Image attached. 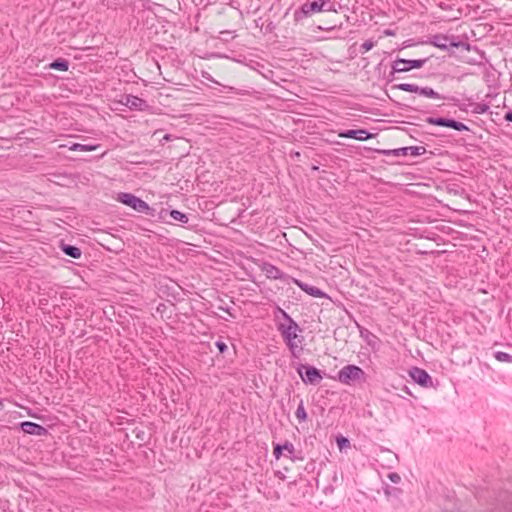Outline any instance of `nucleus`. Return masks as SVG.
<instances>
[{
	"instance_id": "obj_1",
	"label": "nucleus",
	"mask_w": 512,
	"mask_h": 512,
	"mask_svg": "<svg viewBox=\"0 0 512 512\" xmlns=\"http://www.w3.org/2000/svg\"><path fill=\"white\" fill-rule=\"evenodd\" d=\"M392 89H397V90L410 92V93H416V94H419L421 96L431 98V99L447 100V101L452 102L453 105L457 106L460 111H462V112L468 111V105L465 103H461L457 97L441 95L438 92H436L433 88L428 87V86L420 87L416 84L400 83V84L393 85Z\"/></svg>"
},
{
	"instance_id": "obj_2",
	"label": "nucleus",
	"mask_w": 512,
	"mask_h": 512,
	"mask_svg": "<svg viewBox=\"0 0 512 512\" xmlns=\"http://www.w3.org/2000/svg\"><path fill=\"white\" fill-rule=\"evenodd\" d=\"M277 330L289 349L292 357L299 358L303 352V347L299 344H302L304 337L298 335V332L301 333L302 328L300 326L294 327L292 324L286 326L277 325Z\"/></svg>"
},
{
	"instance_id": "obj_3",
	"label": "nucleus",
	"mask_w": 512,
	"mask_h": 512,
	"mask_svg": "<svg viewBox=\"0 0 512 512\" xmlns=\"http://www.w3.org/2000/svg\"><path fill=\"white\" fill-rule=\"evenodd\" d=\"M322 11L336 12L335 4L331 0H315L304 3L294 12V20L299 22L310 15Z\"/></svg>"
},
{
	"instance_id": "obj_4",
	"label": "nucleus",
	"mask_w": 512,
	"mask_h": 512,
	"mask_svg": "<svg viewBox=\"0 0 512 512\" xmlns=\"http://www.w3.org/2000/svg\"><path fill=\"white\" fill-rule=\"evenodd\" d=\"M337 380L345 385H352L356 382H365L366 373L361 367L354 364H348L338 371Z\"/></svg>"
},
{
	"instance_id": "obj_5",
	"label": "nucleus",
	"mask_w": 512,
	"mask_h": 512,
	"mask_svg": "<svg viewBox=\"0 0 512 512\" xmlns=\"http://www.w3.org/2000/svg\"><path fill=\"white\" fill-rule=\"evenodd\" d=\"M296 370L301 380L305 384L317 385L323 379L321 370L314 366L308 364H299Z\"/></svg>"
},
{
	"instance_id": "obj_6",
	"label": "nucleus",
	"mask_w": 512,
	"mask_h": 512,
	"mask_svg": "<svg viewBox=\"0 0 512 512\" xmlns=\"http://www.w3.org/2000/svg\"><path fill=\"white\" fill-rule=\"evenodd\" d=\"M428 124L440 127H446L450 129H454L459 132L470 131V128L464 123L457 121L453 118L446 117H427L425 120Z\"/></svg>"
},
{
	"instance_id": "obj_7",
	"label": "nucleus",
	"mask_w": 512,
	"mask_h": 512,
	"mask_svg": "<svg viewBox=\"0 0 512 512\" xmlns=\"http://www.w3.org/2000/svg\"><path fill=\"white\" fill-rule=\"evenodd\" d=\"M377 153L385 155V156H406L408 154L412 156H420L425 154L426 148L423 146H410V147H401L397 149H376Z\"/></svg>"
},
{
	"instance_id": "obj_8",
	"label": "nucleus",
	"mask_w": 512,
	"mask_h": 512,
	"mask_svg": "<svg viewBox=\"0 0 512 512\" xmlns=\"http://www.w3.org/2000/svg\"><path fill=\"white\" fill-rule=\"evenodd\" d=\"M119 103L128 107L132 111H147L150 106L143 98L132 94H123L120 96Z\"/></svg>"
},
{
	"instance_id": "obj_9",
	"label": "nucleus",
	"mask_w": 512,
	"mask_h": 512,
	"mask_svg": "<svg viewBox=\"0 0 512 512\" xmlns=\"http://www.w3.org/2000/svg\"><path fill=\"white\" fill-rule=\"evenodd\" d=\"M428 58L424 59H403L397 58L394 60V71L395 72H408L412 69H420L427 62Z\"/></svg>"
},
{
	"instance_id": "obj_10",
	"label": "nucleus",
	"mask_w": 512,
	"mask_h": 512,
	"mask_svg": "<svg viewBox=\"0 0 512 512\" xmlns=\"http://www.w3.org/2000/svg\"><path fill=\"white\" fill-rule=\"evenodd\" d=\"M117 200L139 213L142 212L143 209H147V203L132 193H119Z\"/></svg>"
},
{
	"instance_id": "obj_11",
	"label": "nucleus",
	"mask_w": 512,
	"mask_h": 512,
	"mask_svg": "<svg viewBox=\"0 0 512 512\" xmlns=\"http://www.w3.org/2000/svg\"><path fill=\"white\" fill-rule=\"evenodd\" d=\"M409 376L416 384L420 385L421 387H433L432 377L425 369L419 367H412L409 370Z\"/></svg>"
},
{
	"instance_id": "obj_12",
	"label": "nucleus",
	"mask_w": 512,
	"mask_h": 512,
	"mask_svg": "<svg viewBox=\"0 0 512 512\" xmlns=\"http://www.w3.org/2000/svg\"><path fill=\"white\" fill-rule=\"evenodd\" d=\"M260 269L263 273H265L268 279L272 280H282L284 282H288L291 280V276L281 271L278 267L269 262H262L260 265Z\"/></svg>"
},
{
	"instance_id": "obj_13",
	"label": "nucleus",
	"mask_w": 512,
	"mask_h": 512,
	"mask_svg": "<svg viewBox=\"0 0 512 512\" xmlns=\"http://www.w3.org/2000/svg\"><path fill=\"white\" fill-rule=\"evenodd\" d=\"M19 428L26 434L35 436L48 435V429L44 426L31 421H23L19 424Z\"/></svg>"
},
{
	"instance_id": "obj_14",
	"label": "nucleus",
	"mask_w": 512,
	"mask_h": 512,
	"mask_svg": "<svg viewBox=\"0 0 512 512\" xmlns=\"http://www.w3.org/2000/svg\"><path fill=\"white\" fill-rule=\"evenodd\" d=\"M338 135L341 138L356 139L359 141L367 140L374 137V134L370 133L366 129H348L339 132Z\"/></svg>"
},
{
	"instance_id": "obj_15",
	"label": "nucleus",
	"mask_w": 512,
	"mask_h": 512,
	"mask_svg": "<svg viewBox=\"0 0 512 512\" xmlns=\"http://www.w3.org/2000/svg\"><path fill=\"white\" fill-rule=\"evenodd\" d=\"M292 282L295 283L302 291L315 298H329L328 295L316 286L309 285L299 279L291 278Z\"/></svg>"
},
{
	"instance_id": "obj_16",
	"label": "nucleus",
	"mask_w": 512,
	"mask_h": 512,
	"mask_svg": "<svg viewBox=\"0 0 512 512\" xmlns=\"http://www.w3.org/2000/svg\"><path fill=\"white\" fill-rule=\"evenodd\" d=\"M451 35L447 34H435L428 37V39L425 41L426 44L433 45L434 47L442 50V51H448V42L450 40Z\"/></svg>"
},
{
	"instance_id": "obj_17",
	"label": "nucleus",
	"mask_w": 512,
	"mask_h": 512,
	"mask_svg": "<svg viewBox=\"0 0 512 512\" xmlns=\"http://www.w3.org/2000/svg\"><path fill=\"white\" fill-rule=\"evenodd\" d=\"M59 248L68 257L79 259L82 255V251L76 245L65 243L64 240L59 242Z\"/></svg>"
},
{
	"instance_id": "obj_18",
	"label": "nucleus",
	"mask_w": 512,
	"mask_h": 512,
	"mask_svg": "<svg viewBox=\"0 0 512 512\" xmlns=\"http://www.w3.org/2000/svg\"><path fill=\"white\" fill-rule=\"evenodd\" d=\"M453 48H457V49L460 48L465 51H470L471 44L460 40L459 36L451 35L450 40L448 42V51L447 52H451V49H453Z\"/></svg>"
},
{
	"instance_id": "obj_19",
	"label": "nucleus",
	"mask_w": 512,
	"mask_h": 512,
	"mask_svg": "<svg viewBox=\"0 0 512 512\" xmlns=\"http://www.w3.org/2000/svg\"><path fill=\"white\" fill-rule=\"evenodd\" d=\"M278 314L284 320V322H279L277 325L286 326V325L292 324V326H294V327L299 326L298 323L285 310H283L279 306L276 308V313H275L276 317H279Z\"/></svg>"
},
{
	"instance_id": "obj_20",
	"label": "nucleus",
	"mask_w": 512,
	"mask_h": 512,
	"mask_svg": "<svg viewBox=\"0 0 512 512\" xmlns=\"http://www.w3.org/2000/svg\"><path fill=\"white\" fill-rule=\"evenodd\" d=\"M285 451L287 452V457H289L293 462L295 461H302L304 459L301 452L296 453L294 445L286 440L285 441Z\"/></svg>"
},
{
	"instance_id": "obj_21",
	"label": "nucleus",
	"mask_w": 512,
	"mask_h": 512,
	"mask_svg": "<svg viewBox=\"0 0 512 512\" xmlns=\"http://www.w3.org/2000/svg\"><path fill=\"white\" fill-rule=\"evenodd\" d=\"M69 61L65 58H57L49 64V68L58 71H67L69 69Z\"/></svg>"
},
{
	"instance_id": "obj_22",
	"label": "nucleus",
	"mask_w": 512,
	"mask_h": 512,
	"mask_svg": "<svg viewBox=\"0 0 512 512\" xmlns=\"http://www.w3.org/2000/svg\"><path fill=\"white\" fill-rule=\"evenodd\" d=\"M100 147V144H80V143H73L69 149L71 151H83V152H91L95 151Z\"/></svg>"
},
{
	"instance_id": "obj_23",
	"label": "nucleus",
	"mask_w": 512,
	"mask_h": 512,
	"mask_svg": "<svg viewBox=\"0 0 512 512\" xmlns=\"http://www.w3.org/2000/svg\"><path fill=\"white\" fill-rule=\"evenodd\" d=\"M169 216L174 220V221H177V222H180L182 224H187L188 221H189V217H188V214L186 213H183L179 210H176V209H171L169 211Z\"/></svg>"
},
{
	"instance_id": "obj_24",
	"label": "nucleus",
	"mask_w": 512,
	"mask_h": 512,
	"mask_svg": "<svg viewBox=\"0 0 512 512\" xmlns=\"http://www.w3.org/2000/svg\"><path fill=\"white\" fill-rule=\"evenodd\" d=\"M295 415L300 423L307 421L308 416H307L306 410L304 408V403H303L302 399L300 400V403L297 407Z\"/></svg>"
},
{
	"instance_id": "obj_25",
	"label": "nucleus",
	"mask_w": 512,
	"mask_h": 512,
	"mask_svg": "<svg viewBox=\"0 0 512 512\" xmlns=\"http://www.w3.org/2000/svg\"><path fill=\"white\" fill-rule=\"evenodd\" d=\"M489 110V105L486 103H475L473 104L472 113L484 114Z\"/></svg>"
},
{
	"instance_id": "obj_26",
	"label": "nucleus",
	"mask_w": 512,
	"mask_h": 512,
	"mask_svg": "<svg viewBox=\"0 0 512 512\" xmlns=\"http://www.w3.org/2000/svg\"><path fill=\"white\" fill-rule=\"evenodd\" d=\"M283 451H285V442L273 444V455L277 460L283 455Z\"/></svg>"
},
{
	"instance_id": "obj_27",
	"label": "nucleus",
	"mask_w": 512,
	"mask_h": 512,
	"mask_svg": "<svg viewBox=\"0 0 512 512\" xmlns=\"http://www.w3.org/2000/svg\"><path fill=\"white\" fill-rule=\"evenodd\" d=\"M494 357L500 362H512V355L506 352L497 351L495 352Z\"/></svg>"
},
{
	"instance_id": "obj_28",
	"label": "nucleus",
	"mask_w": 512,
	"mask_h": 512,
	"mask_svg": "<svg viewBox=\"0 0 512 512\" xmlns=\"http://www.w3.org/2000/svg\"><path fill=\"white\" fill-rule=\"evenodd\" d=\"M336 444L340 450H343L350 446V441L348 438L340 435L336 438Z\"/></svg>"
},
{
	"instance_id": "obj_29",
	"label": "nucleus",
	"mask_w": 512,
	"mask_h": 512,
	"mask_svg": "<svg viewBox=\"0 0 512 512\" xmlns=\"http://www.w3.org/2000/svg\"><path fill=\"white\" fill-rule=\"evenodd\" d=\"M375 43L374 41L372 40H367L365 41L361 46H360V52L361 53H366L368 52L369 50H371L373 47H374Z\"/></svg>"
},
{
	"instance_id": "obj_30",
	"label": "nucleus",
	"mask_w": 512,
	"mask_h": 512,
	"mask_svg": "<svg viewBox=\"0 0 512 512\" xmlns=\"http://www.w3.org/2000/svg\"><path fill=\"white\" fill-rule=\"evenodd\" d=\"M168 209L161 208L160 211H157V219L162 222H166V217L169 215Z\"/></svg>"
},
{
	"instance_id": "obj_31",
	"label": "nucleus",
	"mask_w": 512,
	"mask_h": 512,
	"mask_svg": "<svg viewBox=\"0 0 512 512\" xmlns=\"http://www.w3.org/2000/svg\"><path fill=\"white\" fill-rule=\"evenodd\" d=\"M141 213H144L152 218H157V210L154 207H150L148 204L147 209H143Z\"/></svg>"
},
{
	"instance_id": "obj_32",
	"label": "nucleus",
	"mask_w": 512,
	"mask_h": 512,
	"mask_svg": "<svg viewBox=\"0 0 512 512\" xmlns=\"http://www.w3.org/2000/svg\"><path fill=\"white\" fill-rule=\"evenodd\" d=\"M215 346L218 349L219 353H221V354L226 352L228 349L227 345L221 340L216 341Z\"/></svg>"
},
{
	"instance_id": "obj_33",
	"label": "nucleus",
	"mask_w": 512,
	"mask_h": 512,
	"mask_svg": "<svg viewBox=\"0 0 512 512\" xmlns=\"http://www.w3.org/2000/svg\"><path fill=\"white\" fill-rule=\"evenodd\" d=\"M135 433V437L140 440V441H145V438H146V433L144 430L142 429H134L133 431Z\"/></svg>"
},
{
	"instance_id": "obj_34",
	"label": "nucleus",
	"mask_w": 512,
	"mask_h": 512,
	"mask_svg": "<svg viewBox=\"0 0 512 512\" xmlns=\"http://www.w3.org/2000/svg\"><path fill=\"white\" fill-rule=\"evenodd\" d=\"M388 478L390 479L391 482L393 483H399L401 481V477L398 473L396 472H391L388 474Z\"/></svg>"
},
{
	"instance_id": "obj_35",
	"label": "nucleus",
	"mask_w": 512,
	"mask_h": 512,
	"mask_svg": "<svg viewBox=\"0 0 512 512\" xmlns=\"http://www.w3.org/2000/svg\"><path fill=\"white\" fill-rule=\"evenodd\" d=\"M400 492H401V490L399 488L387 487L385 489V493L388 495H390V494L398 495Z\"/></svg>"
},
{
	"instance_id": "obj_36",
	"label": "nucleus",
	"mask_w": 512,
	"mask_h": 512,
	"mask_svg": "<svg viewBox=\"0 0 512 512\" xmlns=\"http://www.w3.org/2000/svg\"><path fill=\"white\" fill-rule=\"evenodd\" d=\"M218 309L228 313L233 319L236 318V316L231 313V309L228 306H226V305H219Z\"/></svg>"
},
{
	"instance_id": "obj_37",
	"label": "nucleus",
	"mask_w": 512,
	"mask_h": 512,
	"mask_svg": "<svg viewBox=\"0 0 512 512\" xmlns=\"http://www.w3.org/2000/svg\"><path fill=\"white\" fill-rule=\"evenodd\" d=\"M397 72L394 71V62L391 65V71L388 75L387 82H392L395 79V75Z\"/></svg>"
},
{
	"instance_id": "obj_38",
	"label": "nucleus",
	"mask_w": 512,
	"mask_h": 512,
	"mask_svg": "<svg viewBox=\"0 0 512 512\" xmlns=\"http://www.w3.org/2000/svg\"><path fill=\"white\" fill-rule=\"evenodd\" d=\"M275 476L282 480L285 478V475L281 471H277Z\"/></svg>"
},
{
	"instance_id": "obj_39",
	"label": "nucleus",
	"mask_w": 512,
	"mask_h": 512,
	"mask_svg": "<svg viewBox=\"0 0 512 512\" xmlns=\"http://www.w3.org/2000/svg\"><path fill=\"white\" fill-rule=\"evenodd\" d=\"M333 490H334V489H333V487H332V486H328V487H326V488H325L324 492H325V494L333 493Z\"/></svg>"
},
{
	"instance_id": "obj_40",
	"label": "nucleus",
	"mask_w": 512,
	"mask_h": 512,
	"mask_svg": "<svg viewBox=\"0 0 512 512\" xmlns=\"http://www.w3.org/2000/svg\"><path fill=\"white\" fill-rule=\"evenodd\" d=\"M412 109L415 110V111H418V112H422V113H427L428 112L427 110L420 109V108H417V107L412 108Z\"/></svg>"
},
{
	"instance_id": "obj_41",
	"label": "nucleus",
	"mask_w": 512,
	"mask_h": 512,
	"mask_svg": "<svg viewBox=\"0 0 512 512\" xmlns=\"http://www.w3.org/2000/svg\"><path fill=\"white\" fill-rule=\"evenodd\" d=\"M170 138H171V135H170V134H166V135L163 137V140L168 141V140H170Z\"/></svg>"
},
{
	"instance_id": "obj_42",
	"label": "nucleus",
	"mask_w": 512,
	"mask_h": 512,
	"mask_svg": "<svg viewBox=\"0 0 512 512\" xmlns=\"http://www.w3.org/2000/svg\"><path fill=\"white\" fill-rule=\"evenodd\" d=\"M313 171H319V166L313 165L311 168Z\"/></svg>"
},
{
	"instance_id": "obj_43",
	"label": "nucleus",
	"mask_w": 512,
	"mask_h": 512,
	"mask_svg": "<svg viewBox=\"0 0 512 512\" xmlns=\"http://www.w3.org/2000/svg\"><path fill=\"white\" fill-rule=\"evenodd\" d=\"M3 408H4L3 400H2V399H0V411H1V410H3Z\"/></svg>"
},
{
	"instance_id": "obj_44",
	"label": "nucleus",
	"mask_w": 512,
	"mask_h": 512,
	"mask_svg": "<svg viewBox=\"0 0 512 512\" xmlns=\"http://www.w3.org/2000/svg\"><path fill=\"white\" fill-rule=\"evenodd\" d=\"M404 390L406 393L411 394L407 386L404 387Z\"/></svg>"
},
{
	"instance_id": "obj_45",
	"label": "nucleus",
	"mask_w": 512,
	"mask_h": 512,
	"mask_svg": "<svg viewBox=\"0 0 512 512\" xmlns=\"http://www.w3.org/2000/svg\"><path fill=\"white\" fill-rule=\"evenodd\" d=\"M385 33H386L387 35H393V32H392V31H390V30H387Z\"/></svg>"
},
{
	"instance_id": "obj_46",
	"label": "nucleus",
	"mask_w": 512,
	"mask_h": 512,
	"mask_svg": "<svg viewBox=\"0 0 512 512\" xmlns=\"http://www.w3.org/2000/svg\"><path fill=\"white\" fill-rule=\"evenodd\" d=\"M300 156V153L299 152H296L295 153V157H299Z\"/></svg>"
},
{
	"instance_id": "obj_47",
	"label": "nucleus",
	"mask_w": 512,
	"mask_h": 512,
	"mask_svg": "<svg viewBox=\"0 0 512 512\" xmlns=\"http://www.w3.org/2000/svg\"><path fill=\"white\" fill-rule=\"evenodd\" d=\"M467 100L469 101L470 104H472V99L471 98H467Z\"/></svg>"
}]
</instances>
